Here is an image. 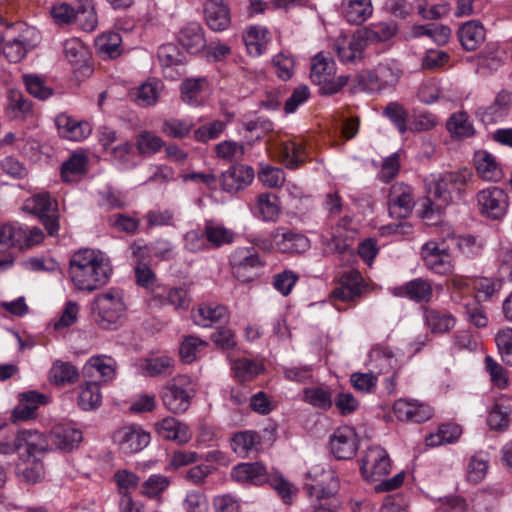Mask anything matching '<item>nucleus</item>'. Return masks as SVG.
<instances>
[{
	"label": "nucleus",
	"mask_w": 512,
	"mask_h": 512,
	"mask_svg": "<svg viewBox=\"0 0 512 512\" xmlns=\"http://www.w3.org/2000/svg\"><path fill=\"white\" fill-rule=\"evenodd\" d=\"M227 307L214 303H202L191 310V319L194 324L201 327H210L228 319Z\"/></svg>",
	"instance_id": "4be33fe9"
},
{
	"label": "nucleus",
	"mask_w": 512,
	"mask_h": 512,
	"mask_svg": "<svg viewBox=\"0 0 512 512\" xmlns=\"http://www.w3.org/2000/svg\"><path fill=\"white\" fill-rule=\"evenodd\" d=\"M170 483L169 477L152 474L141 484L139 492L144 497L156 499L169 487Z\"/></svg>",
	"instance_id": "8fccbe9b"
},
{
	"label": "nucleus",
	"mask_w": 512,
	"mask_h": 512,
	"mask_svg": "<svg viewBox=\"0 0 512 512\" xmlns=\"http://www.w3.org/2000/svg\"><path fill=\"white\" fill-rule=\"evenodd\" d=\"M56 206V201L48 193L34 195L26 202V208L40 218L54 212Z\"/></svg>",
	"instance_id": "052dcab7"
},
{
	"label": "nucleus",
	"mask_w": 512,
	"mask_h": 512,
	"mask_svg": "<svg viewBox=\"0 0 512 512\" xmlns=\"http://www.w3.org/2000/svg\"><path fill=\"white\" fill-rule=\"evenodd\" d=\"M332 454L339 460L351 459L358 450V439L355 430L349 426L337 428L330 436Z\"/></svg>",
	"instance_id": "dca6fc26"
},
{
	"label": "nucleus",
	"mask_w": 512,
	"mask_h": 512,
	"mask_svg": "<svg viewBox=\"0 0 512 512\" xmlns=\"http://www.w3.org/2000/svg\"><path fill=\"white\" fill-rule=\"evenodd\" d=\"M266 467L260 462L240 463L231 471V477L238 483L261 485L267 480Z\"/></svg>",
	"instance_id": "c85d7f7f"
},
{
	"label": "nucleus",
	"mask_w": 512,
	"mask_h": 512,
	"mask_svg": "<svg viewBox=\"0 0 512 512\" xmlns=\"http://www.w3.org/2000/svg\"><path fill=\"white\" fill-rule=\"evenodd\" d=\"M511 107L512 93L507 90H501L490 105L477 107L474 115L485 125L495 124L508 116Z\"/></svg>",
	"instance_id": "4468645a"
},
{
	"label": "nucleus",
	"mask_w": 512,
	"mask_h": 512,
	"mask_svg": "<svg viewBox=\"0 0 512 512\" xmlns=\"http://www.w3.org/2000/svg\"><path fill=\"white\" fill-rule=\"evenodd\" d=\"M391 292L396 297L407 298L417 303L429 302L433 297L431 282L423 278H416L394 287Z\"/></svg>",
	"instance_id": "412c9836"
},
{
	"label": "nucleus",
	"mask_w": 512,
	"mask_h": 512,
	"mask_svg": "<svg viewBox=\"0 0 512 512\" xmlns=\"http://www.w3.org/2000/svg\"><path fill=\"white\" fill-rule=\"evenodd\" d=\"M203 229L207 244L215 249L231 245L236 238V233L232 229L212 220L205 221Z\"/></svg>",
	"instance_id": "72a5a7b5"
},
{
	"label": "nucleus",
	"mask_w": 512,
	"mask_h": 512,
	"mask_svg": "<svg viewBox=\"0 0 512 512\" xmlns=\"http://www.w3.org/2000/svg\"><path fill=\"white\" fill-rule=\"evenodd\" d=\"M495 342L502 360L512 366V328L501 329L495 336Z\"/></svg>",
	"instance_id": "774afa93"
},
{
	"label": "nucleus",
	"mask_w": 512,
	"mask_h": 512,
	"mask_svg": "<svg viewBox=\"0 0 512 512\" xmlns=\"http://www.w3.org/2000/svg\"><path fill=\"white\" fill-rule=\"evenodd\" d=\"M342 16L353 25H361L373 13L371 0H342L340 5Z\"/></svg>",
	"instance_id": "cd10ccee"
},
{
	"label": "nucleus",
	"mask_w": 512,
	"mask_h": 512,
	"mask_svg": "<svg viewBox=\"0 0 512 512\" xmlns=\"http://www.w3.org/2000/svg\"><path fill=\"white\" fill-rule=\"evenodd\" d=\"M461 45L467 51L476 50L485 40V29L478 21H468L458 30Z\"/></svg>",
	"instance_id": "c9c22d12"
},
{
	"label": "nucleus",
	"mask_w": 512,
	"mask_h": 512,
	"mask_svg": "<svg viewBox=\"0 0 512 512\" xmlns=\"http://www.w3.org/2000/svg\"><path fill=\"white\" fill-rule=\"evenodd\" d=\"M387 204L391 217L396 219L409 217L415 206L412 187L403 182L394 183L390 187Z\"/></svg>",
	"instance_id": "9d476101"
},
{
	"label": "nucleus",
	"mask_w": 512,
	"mask_h": 512,
	"mask_svg": "<svg viewBox=\"0 0 512 512\" xmlns=\"http://www.w3.org/2000/svg\"><path fill=\"white\" fill-rule=\"evenodd\" d=\"M206 84L205 78L186 79L181 85L183 101L189 105H198L200 103L199 96Z\"/></svg>",
	"instance_id": "13d9d810"
},
{
	"label": "nucleus",
	"mask_w": 512,
	"mask_h": 512,
	"mask_svg": "<svg viewBox=\"0 0 512 512\" xmlns=\"http://www.w3.org/2000/svg\"><path fill=\"white\" fill-rule=\"evenodd\" d=\"M161 90V83L155 80H150L143 83L137 92L136 100L139 105L148 107L156 104Z\"/></svg>",
	"instance_id": "e2e57ef3"
},
{
	"label": "nucleus",
	"mask_w": 512,
	"mask_h": 512,
	"mask_svg": "<svg viewBox=\"0 0 512 512\" xmlns=\"http://www.w3.org/2000/svg\"><path fill=\"white\" fill-rule=\"evenodd\" d=\"M477 206L482 216L492 219H502L509 207V197L504 189L491 186L476 194Z\"/></svg>",
	"instance_id": "0eeeda50"
},
{
	"label": "nucleus",
	"mask_w": 512,
	"mask_h": 512,
	"mask_svg": "<svg viewBox=\"0 0 512 512\" xmlns=\"http://www.w3.org/2000/svg\"><path fill=\"white\" fill-rule=\"evenodd\" d=\"M335 73L336 64L331 58L323 53H318L313 57L310 78L314 84L319 86L320 94L333 95L347 85L349 77L345 75L334 77Z\"/></svg>",
	"instance_id": "20e7f679"
},
{
	"label": "nucleus",
	"mask_w": 512,
	"mask_h": 512,
	"mask_svg": "<svg viewBox=\"0 0 512 512\" xmlns=\"http://www.w3.org/2000/svg\"><path fill=\"white\" fill-rule=\"evenodd\" d=\"M276 150L279 160L288 169H297L305 161V151L301 142L282 141L277 145Z\"/></svg>",
	"instance_id": "473e14b6"
},
{
	"label": "nucleus",
	"mask_w": 512,
	"mask_h": 512,
	"mask_svg": "<svg viewBox=\"0 0 512 512\" xmlns=\"http://www.w3.org/2000/svg\"><path fill=\"white\" fill-rule=\"evenodd\" d=\"M207 26L215 31L227 30L231 24V11L225 0H206L203 7Z\"/></svg>",
	"instance_id": "6ab92c4d"
},
{
	"label": "nucleus",
	"mask_w": 512,
	"mask_h": 512,
	"mask_svg": "<svg viewBox=\"0 0 512 512\" xmlns=\"http://www.w3.org/2000/svg\"><path fill=\"white\" fill-rule=\"evenodd\" d=\"M47 397L37 391H28L20 394L19 404L14 408V420H29L35 417L40 405L46 404Z\"/></svg>",
	"instance_id": "2f4dec72"
},
{
	"label": "nucleus",
	"mask_w": 512,
	"mask_h": 512,
	"mask_svg": "<svg viewBox=\"0 0 512 512\" xmlns=\"http://www.w3.org/2000/svg\"><path fill=\"white\" fill-rule=\"evenodd\" d=\"M258 179L264 186L279 188L285 182V172L279 167L265 165L258 172Z\"/></svg>",
	"instance_id": "338daca9"
},
{
	"label": "nucleus",
	"mask_w": 512,
	"mask_h": 512,
	"mask_svg": "<svg viewBox=\"0 0 512 512\" xmlns=\"http://www.w3.org/2000/svg\"><path fill=\"white\" fill-rule=\"evenodd\" d=\"M401 71L394 63H380L374 71L362 76V82L370 92L381 91L394 87L400 78Z\"/></svg>",
	"instance_id": "2eb2a0df"
},
{
	"label": "nucleus",
	"mask_w": 512,
	"mask_h": 512,
	"mask_svg": "<svg viewBox=\"0 0 512 512\" xmlns=\"http://www.w3.org/2000/svg\"><path fill=\"white\" fill-rule=\"evenodd\" d=\"M268 31L261 26H251L244 35L243 40L247 50L252 56H259L266 48Z\"/></svg>",
	"instance_id": "79ce46f5"
},
{
	"label": "nucleus",
	"mask_w": 512,
	"mask_h": 512,
	"mask_svg": "<svg viewBox=\"0 0 512 512\" xmlns=\"http://www.w3.org/2000/svg\"><path fill=\"white\" fill-rule=\"evenodd\" d=\"M363 278L357 271L344 273L340 278V286L335 288L331 296L343 302L353 301L361 295Z\"/></svg>",
	"instance_id": "bb28decb"
},
{
	"label": "nucleus",
	"mask_w": 512,
	"mask_h": 512,
	"mask_svg": "<svg viewBox=\"0 0 512 512\" xmlns=\"http://www.w3.org/2000/svg\"><path fill=\"white\" fill-rule=\"evenodd\" d=\"M44 240L43 231L36 226H26L18 223L16 234V247L29 248L40 244Z\"/></svg>",
	"instance_id": "603ef678"
},
{
	"label": "nucleus",
	"mask_w": 512,
	"mask_h": 512,
	"mask_svg": "<svg viewBox=\"0 0 512 512\" xmlns=\"http://www.w3.org/2000/svg\"><path fill=\"white\" fill-rule=\"evenodd\" d=\"M88 158L84 153L74 152L61 166V178L64 182H74L86 174Z\"/></svg>",
	"instance_id": "e433bc0d"
},
{
	"label": "nucleus",
	"mask_w": 512,
	"mask_h": 512,
	"mask_svg": "<svg viewBox=\"0 0 512 512\" xmlns=\"http://www.w3.org/2000/svg\"><path fill=\"white\" fill-rule=\"evenodd\" d=\"M76 22L86 32H91L96 28L98 18L93 0H77Z\"/></svg>",
	"instance_id": "a18cd8bd"
},
{
	"label": "nucleus",
	"mask_w": 512,
	"mask_h": 512,
	"mask_svg": "<svg viewBox=\"0 0 512 512\" xmlns=\"http://www.w3.org/2000/svg\"><path fill=\"white\" fill-rule=\"evenodd\" d=\"M474 165L479 177L488 182H499L503 178L502 168L496 158L487 151L480 150L474 154Z\"/></svg>",
	"instance_id": "c756f323"
},
{
	"label": "nucleus",
	"mask_w": 512,
	"mask_h": 512,
	"mask_svg": "<svg viewBox=\"0 0 512 512\" xmlns=\"http://www.w3.org/2000/svg\"><path fill=\"white\" fill-rule=\"evenodd\" d=\"M253 179L254 169L251 166L238 164L223 172L219 183L224 192L235 194L250 185Z\"/></svg>",
	"instance_id": "a211bd4d"
},
{
	"label": "nucleus",
	"mask_w": 512,
	"mask_h": 512,
	"mask_svg": "<svg viewBox=\"0 0 512 512\" xmlns=\"http://www.w3.org/2000/svg\"><path fill=\"white\" fill-rule=\"evenodd\" d=\"M262 438L256 431L245 430L233 434L230 446L239 457L246 458L260 450Z\"/></svg>",
	"instance_id": "a878e982"
},
{
	"label": "nucleus",
	"mask_w": 512,
	"mask_h": 512,
	"mask_svg": "<svg viewBox=\"0 0 512 512\" xmlns=\"http://www.w3.org/2000/svg\"><path fill=\"white\" fill-rule=\"evenodd\" d=\"M421 256L425 266L430 271L447 275L453 270L452 257L443 244L436 241H429L421 248Z\"/></svg>",
	"instance_id": "f8f14e48"
},
{
	"label": "nucleus",
	"mask_w": 512,
	"mask_h": 512,
	"mask_svg": "<svg viewBox=\"0 0 512 512\" xmlns=\"http://www.w3.org/2000/svg\"><path fill=\"white\" fill-rule=\"evenodd\" d=\"M423 315L425 324L432 333H446L456 324L453 315L433 308H424Z\"/></svg>",
	"instance_id": "4c0bfd02"
},
{
	"label": "nucleus",
	"mask_w": 512,
	"mask_h": 512,
	"mask_svg": "<svg viewBox=\"0 0 512 512\" xmlns=\"http://www.w3.org/2000/svg\"><path fill=\"white\" fill-rule=\"evenodd\" d=\"M304 401L323 410H328L333 404L331 391L323 387L305 388Z\"/></svg>",
	"instance_id": "6e6d98bb"
},
{
	"label": "nucleus",
	"mask_w": 512,
	"mask_h": 512,
	"mask_svg": "<svg viewBox=\"0 0 512 512\" xmlns=\"http://www.w3.org/2000/svg\"><path fill=\"white\" fill-rule=\"evenodd\" d=\"M259 216L264 221H275L278 218L280 207L278 197L270 192L261 193L256 197Z\"/></svg>",
	"instance_id": "09e8293b"
},
{
	"label": "nucleus",
	"mask_w": 512,
	"mask_h": 512,
	"mask_svg": "<svg viewBox=\"0 0 512 512\" xmlns=\"http://www.w3.org/2000/svg\"><path fill=\"white\" fill-rule=\"evenodd\" d=\"M361 473L368 481H378L391 471V460L387 451L381 446L368 447L361 460Z\"/></svg>",
	"instance_id": "6e6552de"
},
{
	"label": "nucleus",
	"mask_w": 512,
	"mask_h": 512,
	"mask_svg": "<svg viewBox=\"0 0 512 512\" xmlns=\"http://www.w3.org/2000/svg\"><path fill=\"white\" fill-rule=\"evenodd\" d=\"M121 36L116 32H110L99 36L96 47L103 57L114 59L121 54Z\"/></svg>",
	"instance_id": "3c124183"
},
{
	"label": "nucleus",
	"mask_w": 512,
	"mask_h": 512,
	"mask_svg": "<svg viewBox=\"0 0 512 512\" xmlns=\"http://www.w3.org/2000/svg\"><path fill=\"white\" fill-rule=\"evenodd\" d=\"M446 129L451 138L455 140L470 138L476 133L474 125L465 111L453 113L446 122Z\"/></svg>",
	"instance_id": "f704fd0d"
},
{
	"label": "nucleus",
	"mask_w": 512,
	"mask_h": 512,
	"mask_svg": "<svg viewBox=\"0 0 512 512\" xmlns=\"http://www.w3.org/2000/svg\"><path fill=\"white\" fill-rule=\"evenodd\" d=\"M150 434L137 426H126L113 434V442L124 454H135L150 443Z\"/></svg>",
	"instance_id": "ddd939ff"
},
{
	"label": "nucleus",
	"mask_w": 512,
	"mask_h": 512,
	"mask_svg": "<svg viewBox=\"0 0 512 512\" xmlns=\"http://www.w3.org/2000/svg\"><path fill=\"white\" fill-rule=\"evenodd\" d=\"M461 434L462 429L459 425L448 423L440 426L436 433L428 435L425 442L429 447H437L457 441Z\"/></svg>",
	"instance_id": "37998d69"
},
{
	"label": "nucleus",
	"mask_w": 512,
	"mask_h": 512,
	"mask_svg": "<svg viewBox=\"0 0 512 512\" xmlns=\"http://www.w3.org/2000/svg\"><path fill=\"white\" fill-rule=\"evenodd\" d=\"M367 44L369 42H385L397 33V25L393 21L373 23L360 30Z\"/></svg>",
	"instance_id": "a19ab883"
},
{
	"label": "nucleus",
	"mask_w": 512,
	"mask_h": 512,
	"mask_svg": "<svg viewBox=\"0 0 512 512\" xmlns=\"http://www.w3.org/2000/svg\"><path fill=\"white\" fill-rule=\"evenodd\" d=\"M208 343L196 336H187L183 339L180 346V356L185 363H192L197 354L205 347Z\"/></svg>",
	"instance_id": "0e129e2a"
},
{
	"label": "nucleus",
	"mask_w": 512,
	"mask_h": 512,
	"mask_svg": "<svg viewBox=\"0 0 512 512\" xmlns=\"http://www.w3.org/2000/svg\"><path fill=\"white\" fill-rule=\"evenodd\" d=\"M271 239L283 253H301L309 248V240L305 235L290 230L278 228L272 232Z\"/></svg>",
	"instance_id": "393cba45"
},
{
	"label": "nucleus",
	"mask_w": 512,
	"mask_h": 512,
	"mask_svg": "<svg viewBox=\"0 0 512 512\" xmlns=\"http://www.w3.org/2000/svg\"><path fill=\"white\" fill-rule=\"evenodd\" d=\"M193 127L194 123L190 119L172 117L163 120L161 131L169 138L183 139L191 133Z\"/></svg>",
	"instance_id": "de8ad7c7"
},
{
	"label": "nucleus",
	"mask_w": 512,
	"mask_h": 512,
	"mask_svg": "<svg viewBox=\"0 0 512 512\" xmlns=\"http://www.w3.org/2000/svg\"><path fill=\"white\" fill-rule=\"evenodd\" d=\"M270 486L278 493L285 504H291L297 489L280 473H267V480Z\"/></svg>",
	"instance_id": "864d4df0"
},
{
	"label": "nucleus",
	"mask_w": 512,
	"mask_h": 512,
	"mask_svg": "<svg viewBox=\"0 0 512 512\" xmlns=\"http://www.w3.org/2000/svg\"><path fill=\"white\" fill-rule=\"evenodd\" d=\"M51 16L58 25H71L77 20V1L75 5L66 2L57 3L51 8Z\"/></svg>",
	"instance_id": "680f3d73"
},
{
	"label": "nucleus",
	"mask_w": 512,
	"mask_h": 512,
	"mask_svg": "<svg viewBox=\"0 0 512 512\" xmlns=\"http://www.w3.org/2000/svg\"><path fill=\"white\" fill-rule=\"evenodd\" d=\"M392 409L399 421L422 423L433 416V409L428 404L414 399H398Z\"/></svg>",
	"instance_id": "f3484780"
},
{
	"label": "nucleus",
	"mask_w": 512,
	"mask_h": 512,
	"mask_svg": "<svg viewBox=\"0 0 512 512\" xmlns=\"http://www.w3.org/2000/svg\"><path fill=\"white\" fill-rule=\"evenodd\" d=\"M55 124L60 136L71 141H82L92 132L89 122L77 120L66 113L57 115Z\"/></svg>",
	"instance_id": "aec40b11"
},
{
	"label": "nucleus",
	"mask_w": 512,
	"mask_h": 512,
	"mask_svg": "<svg viewBox=\"0 0 512 512\" xmlns=\"http://www.w3.org/2000/svg\"><path fill=\"white\" fill-rule=\"evenodd\" d=\"M164 141L151 131H142L136 137V148L142 155H152L161 150Z\"/></svg>",
	"instance_id": "4d7b16f0"
},
{
	"label": "nucleus",
	"mask_w": 512,
	"mask_h": 512,
	"mask_svg": "<svg viewBox=\"0 0 512 512\" xmlns=\"http://www.w3.org/2000/svg\"><path fill=\"white\" fill-rule=\"evenodd\" d=\"M17 452L21 457H36L45 452L48 442L45 435L37 430L24 429L18 431Z\"/></svg>",
	"instance_id": "5701e85b"
},
{
	"label": "nucleus",
	"mask_w": 512,
	"mask_h": 512,
	"mask_svg": "<svg viewBox=\"0 0 512 512\" xmlns=\"http://www.w3.org/2000/svg\"><path fill=\"white\" fill-rule=\"evenodd\" d=\"M79 373L70 362L57 360L49 370V381L58 387L77 382Z\"/></svg>",
	"instance_id": "58836bf2"
},
{
	"label": "nucleus",
	"mask_w": 512,
	"mask_h": 512,
	"mask_svg": "<svg viewBox=\"0 0 512 512\" xmlns=\"http://www.w3.org/2000/svg\"><path fill=\"white\" fill-rule=\"evenodd\" d=\"M112 272L109 260L103 253L83 249L74 253L69 262V276L78 290L94 291L105 285Z\"/></svg>",
	"instance_id": "f257e3e1"
},
{
	"label": "nucleus",
	"mask_w": 512,
	"mask_h": 512,
	"mask_svg": "<svg viewBox=\"0 0 512 512\" xmlns=\"http://www.w3.org/2000/svg\"><path fill=\"white\" fill-rule=\"evenodd\" d=\"M31 109V102L26 99L21 92H10L7 113L11 118H25L31 112Z\"/></svg>",
	"instance_id": "bf43d9fd"
},
{
	"label": "nucleus",
	"mask_w": 512,
	"mask_h": 512,
	"mask_svg": "<svg viewBox=\"0 0 512 512\" xmlns=\"http://www.w3.org/2000/svg\"><path fill=\"white\" fill-rule=\"evenodd\" d=\"M53 444L62 451H71L82 441V432L74 427H56L52 432Z\"/></svg>",
	"instance_id": "ea45409f"
},
{
	"label": "nucleus",
	"mask_w": 512,
	"mask_h": 512,
	"mask_svg": "<svg viewBox=\"0 0 512 512\" xmlns=\"http://www.w3.org/2000/svg\"><path fill=\"white\" fill-rule=\"evenodd\" d=\"M23 81L30 95L40 100H46L53 95L52 88L48 87L45 81L37 75H24Z\"/></svg>",
	"instance_id": "69168bd1"
},
{
	"label": "nucleus",
	"mask_w": 512,
	"mask_h": 512,
	"mask_svg": "<svg viewBox=\"0 0 512 512\" xmlns=\"http://www.w3.org/2000/svg\"><path fill=\"white\" fill-rule=\"evenodd\" d=\"M178 41L191 54H197L206 47L204 30L197 22L186 24L179 31Z\"/></svg>",
	"instance_id": "7c9ffc66"
},
{
	"label": "nucleus",
	"mask_w": 512,
	"mask_h": 512,
	"mask_svg": "<svg viewBox=\"0 0 512 512\" xmlns=\"http://www.w3.org/2000/svg\"><path fill=\"white\" fill-rule=\"evenodd\" d=\"M232 273L234 277L247 283L254 280L263 267L259 255L252 253L248 248H238L231 257Z\"/></svg>",
	"instance_id": "1a4fd4ad"
},
{
	"label": "nucleus",
	"mask_w": 512,
	"mask_h": 512,
	"mask_svg": "<svg viewBox=\"0 0 512 512\" xmlns=\"http://www.w3.org/2000/svg\"><path fill=\"white\" fill-rule=\"evenodd\" d=\"M102 395L96 382H87L80 388L77 404L84 411L95 410L100 407Z\"/></svg>",
	"instance_id": "c03bdc74"
},
{
	"label": "nucleus",
	"mask_w": 512,
	"mask_h": 512,
	"mask_svg": "<svg viewBox=\"0 0 512 512\" xmlns=\"http://www.w3.org/2000/svg\"><path fill=\"white\" fill-rule=\"evenodd\" d=\"M155 431L159 437L171 440L178 444H185L191 439V433L186 424L176 418L168 416L154 424Z\"/></svg>",
	"instance_id": "b1692460"
},
{
	"label": "nucleus",
	"mask_w": 512,
	"mask_h": 512,
	"mask_svg": "<svg viewBox=\"0 0 512 512\" xmlns=\"http://www.w3.org/2000/svg\"><path fill=\"white\" fill-rule=\"evenodd\" d=\"M126 311L124 294L119 289L111 288L95 298L94 320L102 329L120 327L125 321Z\"/></svg>",
	"instance_id": "7ed1b4c3"
},
{
	"label": "nucleus",
	"mask_w": 512,
	"mask_h": 512,
	"mask_svg": "<svg viewBox=\"0 0 512 512\" xmlns=\"http://www.w3.org/2000/svg\"><path fill=\"white\" fill-rule=\"evenodd\" d=\"M305 487L310 497L327 499L334 495L339 488V479L334 470L323 466H314L307 474Z\"/></svg>",
	"instance_id": "39448f33"
},
{
	"label": "nucleus",
	"mask_w": 512,
	"mask_h": 512,
	"mask_svg": "<svg viewBox=\"0 0 512 512\" xmlns=\"http://www.w3.org/2000/svg\"><path fill=\"white\" fill-rule=\"evenodd\" d=\"M333 51L341 63L354 65L364 58L367 42L361 31L352 36H339L333 42Z\"/></svg>",
	"instance_id": "9b49d317"
},
{
	"label": "nucleus",
	"mask_w": 512,
	"mask_h": 512,
	"mask_svg": "<svg viewBox=\"0 0 512 512\" xmlns=\"http://www.w3.org/2000/svg\"><path fill=\"white\" fill-rule=\"evenodd\" d=\"M473 180V172L468 168L444 171L434 176L428 183L429 197L423 203V217L440 212L453 201V194L462 197L466 186Z\"/></svg>",
	"instance_id": "f03ea898"
},
{
	"label": "nucleus",
	"mask_w": 512,
	"mask_h": 512,
	"mask_svg": "<svg viewBox=\"0 0 512 512\" xmlns=\"http://www.w3.org/2000/svg\"><path fill=\"white\" fill-rule=\"evenodd\" d=\"M174 361L167 355L150 357L144 360L143 370L148 376L155 377L159 375L171 374Z\"/></svg>",
	"instance_id": "5fc2aeb1"
},
{
	"label": "nucleus",
	"mask_w": 512,
	"mask_h": 512,
	"mask_svg": "<svg viewBox=\"0 0 512 512\" xmlns=\"http://www.w3.org/2000/svg\"><path fill=\"white\" fill-rule=\"evenodd\" d=\"M231 369L234 377L241 381H251L263 371V366L247 358H239L232 362Z\"/></svg>",
	"instance_id": "49530a36"
},
{
	"label": "nucleus",
	"mask_w": 512,
	"mask_h": 512,
	"mask_svg": "<svg viewBox=\"0 0 512 512\" xmlns=\"http://www.w3.org/2000/svg\"><path fill=\"white\" fill-rule=\"evenodd\" d=\"M186 378L174 377L160 391L163 405L173 414L186 412L191 404L192 390L187 388Z\"/></svg>",
	"instance_id": "423d86ee"
}]
</instances>
